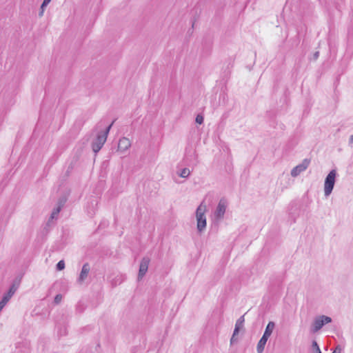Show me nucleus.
I'll use <instances>...</instances> for the list:
<instances>
[{
    "label": "nucleus",
    "mask_w": 353,
    "mask_h": 353,
    "mask_svg": "<svg viewBox=\"0 0 353 353\" xmlns=\"http://www.w3.org/2000/svg\"><path fill=\"white\" fill-rule=\"evenodd\" d=\"M114 122V121H113L103 132H102L101 134H99L97 135V139L92 142V148L94 153H97L101 149L103 144L106 141L108 134Z\"/></svg>",
    "instance_id": "nucleus-1"
},
{
    "label": "nucleus",
    "mask_w": 353,
    "mask_h": 353,
    "mask_svg": "<svg viewBox=\"0 0 353 353\" xmlns=\"http://www.w3.org/2000/svg\"><path fill=\"white\" fill-rule=\"evenodd\" d=\"M337 173L336 170H332L326 176L324 181V194L329 196L334 187Z\"/></svg>",
    "instance_id": "nucleus-2"
},
{
    "label": "nucleus",
    "mask_w": 353,
    "mask_h": 353,
    "mask_svg": "<svg viewBox=\"0 0 353 353\" xmlns=\"http://www.w3.org/2000/svg\"><path fill=\"white\" fill-rule=\"evenodd\" d=\"M332 319L330 316L325 315H320L316 316L312 325L311 332L316 333L319 331L325 324L331 323Z\"/></svg>",
    "instance_id": "nucleus-3"
},
{
    "label": "nucleus",
    "mask_w": 353,
    "mask_h": 353,
    "mask_svg": "<svg viewBox=\"0 0 353 353\" xmlns=\"http://www.w3.org/2000/svg\"><path fill=\"white\" fill-rule=\"evenodd\" d=\"M205 206L201 204L196 209V216L197 221V230L199 232H203L206 227V218L205 216Z\"/></svg>",
    "instance_id": "nucleus-4"
},
{
    "label": "nucleus",
    "mask_w": 353,
    "mask_h": 353,
    "mask_svg": "<svg viewBox=\"0 0 353 353\" xmlns=\"http://www.w3.org/2000/svg\"><path fill=\"white\" fill-rule=\"evenodd\" d=\"M227 205L226 199L225 198L221 199L214 212V216L216 219L220 220L223 218Z\"/></svg>",
    "instance_id": "nucleus-5"
},
{
    "label": "nucleus",
    "mask_w": 353,
    "mask_h": 353,
    "mask_svg": "<svg viewBox=\"0 0 353 353\" xmlns=\"http://www.w3.org/2000/svg\"><path fill=\"white\" fill-rule=\"evenodd\" d=\"M310 162V160L307 159H303L301 163L297 165L291 170L292 176L296 177L305 171L309 166Z\"/></svg>",
    "instance_id": "nucleus-6"
},
{
    "label": "nucleus",
    "mask_w": 353,
    "mask_h": 353,
    "mask_svg": "<svg viewBox=\"0 0 353 353\" xmlns=\"http://www.w3.org/2000/svg\"><path fill=\"white\" fill-rule=\"evenodd\" d=\"M150 262V259L148 256H145L141 259L137 278L139 281L141 280L146 274Z\"/></svg>",
    "instance_id": "nucleus-7"
},
{
    "label": "nucleus",
    "mask_w": 353,
    "mask_h": 353,
    "mask_svg": "<svg viewBox=\"0 0 353 353\" xmlns=\"http://www.w3.org/2000/svg\"><path fill=\"white\" fill-rule=\"evenodd\" d=\"M90 267L88 263H85L83 264L81 271L80 272L79 276L78 278V282L81 283H83L85 279L88 277V275L90 272Z\"/></svg>",
    "instance_id": "nucleus-8"
},
{
    "label": "nucleus",
    "mask_w": 353,
    "mask_h": 353,
    "mask_svg": "<svg viewBox=\"0 0 353 353\" xmlns=\"http://www.w3.org/2000/svg\"><path fill=\"white\" fill-rule=\"evenodd\" d=\"M131 145L130 141L126 137H122L119 139L118 143V149L121 151L127 150Z\"/></svg>",
    "instance_id": "nucleus-9"
},
{
    "label": "nucleus",
    "mask_w": 353,
    "mask_h": 353,
    "mask_svg": "<svg viewBox=\"0 0 353 353\" xmlns=\"http://www.w3.org/2000/svg\"><path fill=\"white\" fill-rule=\"evenodd\" d=\"M268 340V338H267L264 336H262V337L259 340V341L257 344V347H256V350H257L258 353H263L264 348H265V345Z\"/></svg>",
    "instance_id": "nucleus-10"
},
{
    "label": "nucleus",
    "mask_w": 353,
    "mask_h": 353,
    "mask_svg": "<svg viewBox=\"0 0 353 353\" xmlns=\"http://www.w3.org/2000/svg\"><path fill=\"white\" fill-rule=\"evenodd\" d=\"M275 327V323L273 321H270L265 330L263 336L269 338L272 333L273 330Z\"/></svg>",
    "instance_id": "nucleus-11"
},
{
    "label": "nucleus",
    "mask_w": 353,
    "mask_h": 353,
    "mask_svg": "<svg viewBox=\"0 0 353 353\" xmlns=\"http://www.w3.org/2000/svg\"><path fill=\"white\" fill-rule=\"evenodd\" d=\"M17 287L14 284H12L10 287L9 290L8 291V292L4 294V295L3 296V298L7 299L6 301L8 302L10 301V299H11V297L15 293V292L17 290Z\"/></svg>",
    "instance_id": "nucleus-12"
},
{
    "label": "nucleus",
    "mask_w": 353,
    "mask_h": 353,
    "mask_svg": "<svg viewBox=\"0 0 353 353\" xmlns=\"http://www.w3.org/2000/svg\"><path fill=\"white\" fill-rule=\"evenodd\" d=\"M63 207V203L58 205L57 208H54L52 210V212L50 216V219H53L54 218H57L59 213L60 212L61 208Z\"/></svg>",
    "instance_id": "nucleus-13"
},
{
    "label": "nucleus",
    "mask_w": 353,
    "mask_h": 353,
    "mask_svg": "<svg viewBox=\"0 0 353 353\" xmlns=\"http://www.w3.org/2000/svg\"><path fill=\"white\" fill-rule=\"evenodd\" d=\"M51 1V0H43V3H41L40 11L39 12V17H42L43 15L44 9L49 4V3Z\"/></svg>",
    "instance_id": "nucleus-14"
},
{
    "label": "nucleus",
    "mask_w": 353,
    "mask_h": 353,
    "mask_svg": "<svg viewBox=\"0 0 353 353\" xmlns=\"http://www.w3.org/2000/svg\"><path fill=\"white\" fill-rule=\"evenodd\" d=\"M190 173V170L188 168H185L181 170V172L179 173V175L182 178H188Z\"/></svg>",
    "instance_id": "nucleus-15"
},
{
    "label": "nucleus",
    "mask_w": 353,
    "mask_h": 353,
    "mask_svg": "<svg viewBox=\"0 0 353 353\" xmlns=\"http://www.w3.org/2000/svg\"><path fill=\"white\" fill-rule=\"evenodd\" d=\"M241 327H238V326H236L235 325V327H234V332H233V334L231 337V339H230V343L232 345L233 343H234L236 341V339L235 338V336L237 335L239 332V330H240Z\"/></svg>",
    "instance_id": "nucleus-16"
},
{
    "label": "nucleus",
    "mask_w": 353,
    "mask_h": 353,
    "mask_svg": "<svg viewBox=\"0 0 353 353\" xmlns=\"http://www.w3.org/2000/svg\"><path fill=\"white\" fill-rule=\"evenodd\" d=\"M313 353H322L320 347L316 341H313L312 343Z\"/></svg>",
    "instance_id": "nucleus-17"
},
{
    "label": "nucleus",
    "mask_w": 353,
    "mask_h": 353,
    "mask_svg": "<svg viewBox=\"0 0 353 353\" xmlns=\"http://www.w3.org/2000/svg\"><path fill=\"white\" fill-rule=\"evenodd\" d=\"M244 321V315H243L237 319L235 325L241 328L243 327Z\"/></svg>",
    "instance_id": "nucleus-18"
},
{
    "label": "nucleus",
    "mask_w": 353,
    "mask_h": 353,
    "mask_svg": "<svg viewBox=\"0 0 353 353\" xmlns=\"http://www.w3.org/2000/svg\"><path fill=\"white\" fill-rule=\"evenodd\" d=\"M57 270H62L65 268V263L63 260L59 261L57 264Z\"/></svg>",
    "instance_id": "nucleus-19"
},
{
    "label": "nucleus",
    "mask_w": 353,
    "mask_h": 353,
    "mask_svg": "<svg viewBox=\"0 0 353 353\" xmlns=\"http://www.w3.org/2000/svg\"><path fill=\"white\" fill-rule=\"evenodd\" d=\"M203 117L201 114H197L195 121L199 124H202L203 123Z\"/></svg>",
    "instance_id": "nucleus-20"
},
{
    "label": "nucleus",
    "mask_w": 353,
    "mask_h": 353,
    "mask_svg": "<svg viewBox=\"0 0 353 353\" xmlns=\"http://www.w3.org/2000/svg\"><path fill=\"white\" fill-rule=\"evenodd\" d=\"M62 300V295L60 294H58L55 296L54 302L55 304H59Z\"/></svg>",
    "instance_id": "nucleus-21"
},
{
    "label": "nucleus",
    "mask_w": 353,
    "mask_h": 353,
    "mask_svg": "<svg viewBox=\"0 0 353 353\" xmlns=\"http://www.w3.org/2000/svg\"><path fill=\"white\" fill-rule=\"evenodd\" d=\"M341 350H342V349H341V345H338L335 347V349H334V350L333 351V352H332V353H341Z\"/></svg>",
    "instance_id": "nucleus-22"
},
{
    "label": "nucleus",
    "mask_w": 353,
    "mask_h": 353,
    "mask_svg": "<svg viewBox=\"0 0 353 353\" xmlns=\"http://www.w3.org/2000/svg\"><path fill=\"white\" fill-rule=\"evenodd\" d=\"M65 199H60L58 202V205L63 203V205L65 204Z\"/></svg>",
    "instance_id": "nucleus-23"
},
{
    "label": "nucleus",
    "mask_w": 353,
    "mask_h": 353,
    "mask_svg": "<svg viewBox=\"0 0 353 353\" xmlns=\"http://www.w3.org/2000/svg\"><path fill=\"white\" fill-rule=\"evenodd\" d=\"M319 52H316L314 54V58L315 59H316L318 57H319Z\"/></svg>",
    "instance_id": "nucleus-24"
},
{
    "label": "nucleus",
    "mask_w": 353,
    "mask_h": 353,
    "mask_svg": "<svg viewBox=\"0 0 353 353\" xmlns=\"http://www.w3.org/2000/svg\"><path fill=\"white\" fill-rule=\"evenodd\" d=\"M350 143H353V134L350 137Z\"/></svg>",
    "instance_id": "nucleus-25"
}]
</instances>
